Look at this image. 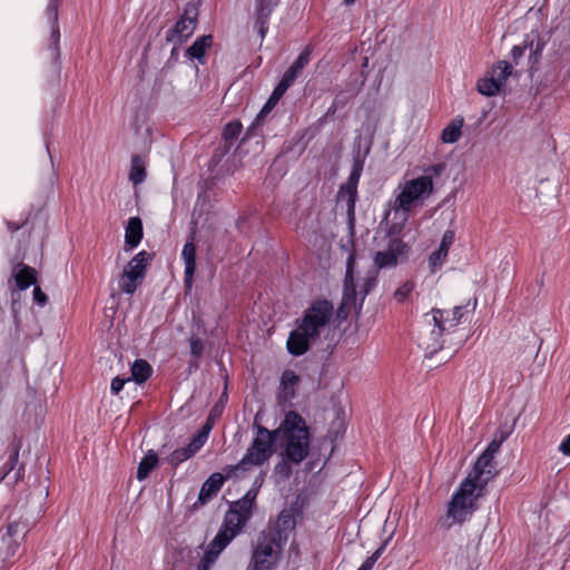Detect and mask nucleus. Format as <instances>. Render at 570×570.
<instances>
[{
  "mask_svg": "<svg viewBox=\"0 0 570 570\" xmlns=\"http://www.w3.org/2000/svg\"><path fill=\"white\" fill-rule=\"evenodd\" d=\"M333 314L334 307L331 302H314L303 316L296 320V328L289 333L286 342L288 353L294 356L305 354L312 344L331 331Z\"/></svg>",
  "mask_w": 570,
  "mask_h": 570,
  "instance_id": "f257e3e1",
  "label": "nucleus"
},
{
  "mask_svg": "<svg viewBox=\"0 0 570 570\" xmlns=\"http://www.w3.org/2000/svg\"><path fill=\"white\" fill-rule=\"evenodd\" d=\"M277 440L283 449L282 455L295 465L301 464L309 453L311 433L305 419L295 411L285 413L276 429Z\"/></svg>",
  "mask_w": 570,
  "mask_h": 570,
  "instance_id": "f03ea898",
  "label": "nucleus"
},
{
  "mask_svg": "<svg viewBox=\"0 0 570 570\" xmlns=\"http://www.w3.org/2000/svg\"><path fill=\"white\" fill-rule=\"evenodd\" d=\"M433 190V180H406L396 196L394 207L387 212L386 226L391 235H399L409 219L410 209L423 202Z\"/></svg>",
  "mask_w": 570,
  "mask_h": 570,
  "instance_id": "7ed1b4c3",
  "label": "nucleus"
},
{
  "mask_svg": "<svg viewBox=\"0 0 570 570\" xmlns=\"http://www.w3.org/2000/svg\"><path fill=\"white\" fill-rule=\"evenodd\" d=\"M484 492L485 490L464 479L446 505L445 517L441 521L442 527L450 529L469 521L479 509L478 501Z\"/></svg>",
  "mask_w": 570,
  "mask_h": 570,
  "instance_id": "20e7f679",
  "label": "nucleus"
},
{
  "mask_svg": "<svg viewBox=\"0 0 570 570\" xmlns=\"http://www.w3.org/2000/svg\"><path fill=\"white\" fill-rule=\"evenodd\" d=\"M252 429L253 440L244 456L236 465V469L246 471L250 466H261L269 461L274 453V445L277 440L276 429L271 431L259 423L258 415L255 416Z\"/></svg>",
  "mask_w": 570,
  "mask_h": 570,
  "instance_id": "39448f33",
  "label": "nucleus"
},
{
  "mask_svg": "<svg viewBox=\"0 0 570 570\" xmlns=\"http://www.w3.org/2000/svg\"><path fill=\"white\" fill-rule=\"evenodd\" d=\"M423 321L431 328L429 337H422L421 345L426 355L431 357L443 348L442 336L454 331L458 324L455 318L450 315V311L440 308H433L430 313H425Z\"/></svg>",
  "mask_w": 570,
  "mask_h": 570,
  "instance_id": "423d86ee",
  "label": "nucleus"
},
{
  "mask_svg": "<svg viewBox=\"0 0 570 570\" xmlns=\"http://www.w3.org/2000/svg\"><path fill=\"white\" fill-rule=\"evenodd\" d=\"M282 543L275 534L261 533L253 551L250 567L253 570H269L278 561Z\"/></svg>",
  "mask_w": 570,
  "mask_h": 570,
  "instance_id": "0eeeda50",
  "label": "nucleus"
},
{
  "mask_svg": "<svg viewBox=\"0 0 570 570\" xmlns=\"http://www.w3.org/2000/svg\"><path fill=\"white\" fill-rule=\"evenodd\" d=\"M311 49L305 48L294 63L285 71L283 78L272 92L268 101L263 108V111L274 107V105L281 99V97L286 92V90L294 83L301 71L307 66L309 62Z\"/></svg>",
  "mask_w": 570,
  "mask_h": 570,
  "instance_id": "6e6552de",
  "label": "nucleus"
},
{
  "mask_svg": "<svg viewBox=\"0 0 570 570\" xmlns=\"http://www.w3.org/2000/svg\"><path fill=\"white\" fill-rule=\"evenodd\" d=\"M387 235L390 239L386 248L376 252L373 258L374 265L379 269L396 266L409 253V246L402 239L397 238V235H391L389 229Z\"/></svg>",
  "mask_w": 570,
  "mask_h": 570,
  "instance_id": "1a4fd4ad",
  "label": "nucleus"
},
{
  "mask_svg": "<svg viewBox=\"0 0 570 570\" xmlns=\"http://www.w3.org/2000/svg\"><path fill=\"white\" fill-rule=\"evenodd\" d=\"M358 180H346L342 184L336 196V205L346 210V224L351 237L355 234V203L357 200Z\"/></svg>",
  "mask_w": 570,
  "mask_h": 570,
  "instance_id": "9d476101",
  "label": "nucleus"
},
{
  "mask_svg": "<svg viewBox=\"0 0 570 570\" xmlns=\"http://www.w3.org/2000/svg\"><path fill=\"white\" fill-rule=\"evenodd\" d=\"M27 534V525L22 522H11L0 532V550L2 559L13 557Z\"/></svg>",
  "mask_w": 570,
  "mask_h": 570,
  "instance_id": "9b49d317",
  "label": "nucleus"
},
{
  "mask_svg": "<svg viewBox=\"0 0 570 570\" xmlns=\"http://www.w3.org/2000/svg\"><path fill=\"white\" fill-rule=\"evenodd\" d=\"M494 456L481 453L465 480L485 490L488 483L497 475Z\"/></svg>",
  "mask_w": 570,
  "mask_h": 570,
  "instance_id": "f8f14e48",
  "label": "nucleus"
},
{
  "mask_svg": "<svg viewBox=\"0 0 570 570\" xmlns=\"http://www.w3.org/2000/svg\"><path fill=\"white\" fill-rule=\"evenodd\" d=\"M197 12L195 9H186L174 28L167 32L166 39L170 42H181L188 39L195 31Z\"/></svg>",
  "mask_w": 570,
  "mask_h": 570,
  "instance_id": "ddd939ff",
  "label": "nucleus"
},
{
  "mask_svg": "<svg viewBox=\"0 0 570 570\" xmlns=\"http://www.w3.org/2000/svg\"><path fill=\"white\" fill-rule=\"evenodd\" d=\"M373 144V132H371L366 137H362L361 135L355 138L354 141V156H353V166L348 178H360L366 157L368 156Z\"/></svg>",
  "mask_w": 570,
  "mask_h": 570,
  "instance_id": "4468645a",
  "label": "nucleus"
},
{
  "mask_svg": "<svg viewBox=\"0 0 570 570\" xmlns=\"http://www.w3.org/2000/svg\"><path fill=\"white\" fill-rule=\"evenodd\" d=\"M248 520L242 517L238 512H233L229 510L226 515L223 525L219 528L216 535H222L219 544H223L226 548L232 540L238 534L242 528L246 524Z\"/></svg>",
  "mask_w": 570,
  "mask_h": 570,
  "instance_id": "2eb2a0df",
  "label": "nucleus"
},
{
  "mask_svg": "<svg viewBox=\"0 0 570 570\" xmlns=\"http://www.w3.org/2000/svg\"><path fill=\"white\" fill-rule=\"evenodd\" d=\"M354 264H355V255L351 253L347 257L346 262V274L344 279V294L342 299V308L345 307L347 309L356 308L357 303V293H356V284L354 281Z\"/></svg>",
  "mask_w": 570,
  "mask_h": 570,
  "instance_id": "dca6fc26",
  "label": "nucleus"
},
{
  "mask_svg": "<svg viewBox=\"0 0 570 570\" xmlns=\"http://www.w3.org/2000/svg\"><path fill=\"white\" fill-rule=\"evenodd\" d=\"M181 259L184 261V283L187 291L193 287L194 275L196 272V245L194 235L185 243L181 250Z\"/></svg>",
  "mask_w": 570,
  "mask_h": 570,
  "instance_id": "f3484780",
  "label": "nucleus"
},
{
  "mask_svg": "<svg viewBox=\"0 0 570 570\" xmlns=\"http://www.w3.org/2000/svg\"><path fill=\"white\" fill-rule=\"evenodd\" d=\"M454 237L455 235L453 230L448 229L444 232L438 249L431 253L429 256V266L431 273H435L443 266L448 257L449 249L454 243Z\"/></svg>",
  "mask_w": 570,
  "mask_h": 570,
  "instance_id": "a211bd4d",
  "label": "nucleus"
},
{
  "mask_svg": "<svg viewBox=\"0 0 570 570\" xmlns=\"http://www.w3.org/2000/svg\"><path fill=\"white\" fill-rule=\"evenodd\" d=\"M295 515L289 509L283 510L275 522L274 531L266 532L267 534H275L281 542L286 541L288 533L295 529Z\"/></svg>",
  "mask_w": 570,
  "mask_h": 570,
  "instance_id": "6ab92c4d",
  "label": "nucleus"
},
{
  "mask_svg": "<svg viewBox=\"0 0 570 570\" xmlns=\"http://www.w3.org/2000/svg\"><path fill=\"white\" fill-rule=\"evenodd\" d=\"M225 478L222 473H213L202 485L198 502L200 504L207 503L217 495L224 484Z\"/></svg>",
  "mask_w": 570,
  "mask_h": 570,
  "instance_id": "aec40b11",
  "label": "nucleus"
},
{
  "mask_svg": "<svg viewBox=\"0 0 570 570\" xmlns=\"http://www.w3.org/2000/svg\"><path fill=\"white\" fill-rule=\"evenodd\" d=\"M222 535H215V538L210 541L208 547L206 548L203 558L197 564L196 570H210V568L215 564L220 553L225 550L224 543L219 544Z\"/></svg>",
  "mask_w": 570,
  "mask_h": 570,
  "instance_id": "412c9836",
  "label": "nucleus"
},
{
  "mask_svg": "<svg viewBox=\"0 0 570 570\" xmlns=\"http://www.w3.org/2000/svg\"><path fill=\"white\" fill-rule=\"evenodd\" d=\"M142 238V223L139 217H130L125 229V245L131 250L137 247Z\"/></svg>",
  "mask_w": 570,
  "mask_h": 570,
  "instance_id": "4be33fe9",
  "label": "nucleus"
},
{
  "mask_svg": "<svg viewBox=\"0 0 570 570\" xmlns=\"http://www.w3.org/2000/svg\"><path fill=\"white\" fill-rule=\"evenodd\" d=\"M149 255L142 250L139 252L124 269V273L131 276L136 281H141L145 275V269L148 264Z\"/></svg>",
  "mask_w": 570,
  "mask_h": 570,
  "instance_id": "5701e85b",
  "label": "nucleus"
},
{
  "mask_svg": "<svg viewBox=\"0 0 570 570\" xmlns=\"http://www.w3.org/2000/svg\"><path fill=\"white\" fill-rule=\"evenodd\" d=\"M213 45V37L205 35L199 37L188 49L187 56L193 59H197L200 63H204L206 50Z\"/></svg>",
  "mask_w": 570,
  "mask_h": 570,
  "instance_id": "b1692460",
  "label": "nucleus"
},
{
  "mask_svg": "<svg viewBox=\"0 0 570 570\" xmlns=\"http://www.w3.org/2000/svg\"><path fill=\"white\" fill-rule=\"evenodd\" d=\"M463 118L456 117L454 118L443 130L441 134V140L444 144H453L456 142L462 135L463 127Z\"/></svg>",
  "mask_w": 570,
  "mask_h": 570,
  "instance_id": "393cba45",
  "label": "nucleus"
},
{
  "mask_svg": "<svg viewBox=\"0 0 570 570\" xmlns=\"http://www.w3.org/2000/svg\"><path fill=\"white\" fill-rule=\"evenodd\" d=\"M158 463V455L155 451L149 450L142 460L139 462L137 469V479L139 481L145 480L149 473L155 469Z\"/></svg>",
  "mask_w": 570,
  "mask_h": 570,
  "instance_id": "a878e982",
  "label": "nucleus"
},
{
  "mask_svg": "<svg viewBox=\"0 0 570 570\" xmlns=\"http://www.w3.org/2000/svg\"><path fill=\"white\" fill-rule=\"evenodd\" d=\"M130 372V380L132 379L137 383H144L150 377L153 368L147 361L139 358L132 363Z\"/></svg>",
  "mask_w": 570,
  "mask_h": 570,
  "instance_id": "bb28decb",
  "label": "nucleus"
},
{
  "mask_svg": "<svg viewBox=\"0 0 570 570\" xmlns=\"http://www.w3.org/2000/svg\"><path fill=\"white\" fill-rule=\"evenodd\" d=\"M14 281L19 289H27L29 286L36 283V271L29 266L22 265L14 273Z\"/></svg>",
  "mask_w": 570,
  "mask_h": 570,
  "instance_id": "cd10ccee",
  "label": "nucleus"
},
{
  "mask_svg": "<svg viewBox=\"0 0 570 570\" xmlns=\"http://www.w3.org/2000/svg\"><path fill=\"white\" fill-rule=\"evenodd\" d=\"M512 71L513 66L508 61L502 60L493 66L492 70L490 71V76L495 80L499 87L502 88L508 78L512 75Z\"/></svg>",
  "mask_w": 570,
  "mask_h": 570,
  "instance_id": "c85d7f7f",
  "label": "nucleus"
},
{
  "mask_svg": "<svg viewBox=\"0 0 570 570\" xmlns=\"http://www.w3.org/2000/svg\"><path fill=\"white\" fill-rule=\"evenodd\" d=\"M478 91L483 95V96H488V97H492V96H495L500 92L501 88L499 87V85L495 82L494 79H492V77L489 75V76H485L484 78L480 79L478 81Z\"/></svg>",
  "mask_w": 570,
  "mask_h": 570,
  "instance_id": "c756f323",
  "label": "nucleus"
},
{
  "mask_svg": "<svg viewBox=\"0 0 570 570\" xmlns=\"http://www.w3.org/2000/svg\"><path fill=\"white\" fill-rule=\"evenodd\" d=\"M19 459V446H13L7 460L0 466V482L9 476L10 472L16 469Z\"/></svg>",
  "mask_w": 570,
  "mask_h": 570,
  "instance_id": "7c9ffc66",
  "label": "nucleus"
},
{
  "mask_svg": "<svg viewBox=\"0 0 570 570\" xmlns=\"http://www.w3.org/2000/svg\"><path fill=\"white\" fill-rule=\"evenodd\" d=\"M58 8H59V0H50L48 7H47V16L50 21H52V37L55 38V41H58L59 39V28L57 24L58 21Z\"/></svg>",
  "mask_w": 570,
  "mask_h": 570,
  "instance_id": "2f4dec72",
  "label": "nucleus"
},
{
  "mask_svg": "<svg viewBox=\"0 0 570 570\" xmlns=\"http://www.w3.org/2000/svg\"><path fill=\"white\" fill-rule=\"evenodd\" d=\"M146 176V159L140 156L131 158V167L128 178H144Z\"/></svg>",
  "mask_w": 570,
  "mask_h": 570,
  "instance_id": "473e14b6",
  "label": "nucleus"
},
{
  "mask_svg": "<svg viewBox=\"0 0 570 570\" xmlns=\"http://www.w3.org/2000/svg\"><path fill=\"white\" fill-rule=\"evenodd\" d=\"M274 4V0H256L257 20H267Z\"/></svg>",
  "mask_w": 570,
  "mask_h": 570,
  "instance_id": "72a5a7b5",
  "label": "nucleus"
},
{
  "mask_svg": "<svg viewBox=\"0 0 570 570\" xmlns=\"http://www.w3.org/2000/svg\"><path fill=\"white\" fill-rule=\"evenodd\" d=\"M242 130L243 126L239 121L228 122L224 128L223 138L226 141H233L240 135Z\"/></svg>",
  "mask_w": 570,
  "mask_h": 570,
  "instance_id": "f704fd0d",
  "label": "nucleus"
},
{
  "mask_svg": "<svg viewBox=\"0 0 570 570\" xmlns=\"http://www.w3.org/2000/svg\"><path fill=\"white\" fill-rule=\"evenodd\" d=\"M193 455H194L193 450H189L187 446L177 449L169 455V462L174 465H177V464L188 460Z\"/></svg>",
  "mask_w": 570,
  "mask_h": 570,
  "instance_id": "c9c22d12",
  "label": "nucleus"
},
{
  "mask_svg": "<svg viewBox=\"0 0 570 570\" xmlns=\"http://www.w3.org/2000/svg\"><path fill=\"white\" fill-rule=\"evenodd\" d=\"M137 282L131 276H128L127 274L122 273L121 277L119 279V287L120 289L126 294H134L137 288Z\"/></svg>",
  "mask_w": 570,
  "mask_h": 570,
  "instance_id": "e433bc0d",
  "label": "nucleus"
},
{
  "mask_svg": "<svg viewBox=\"0 0 570 570\" xmlns=\"http://www.w3.org/2000/svg\"><path fill=\"white\" fill-rule=\"evenodd\" d=\"M375 283H376V272H370L368 275L363 279V283L361 285L362 298H361V303L358 305L360 308L363 304L365 296L370 293V291L375 285Z\"/></svg>",
  "mask_w": 570,
  "mask_h": 570,
  "instance_id": "4c0bfd02",
  "label": "nucleus"
},
{
  "mask_svg": "<svg viewBox=\"0 0 570 570\" xmlns=\"http://www.w3.org/2000/svg\"><path fill=\"white\" fill-rule=\"evenodd\" d=\"M252 509H253V505L249 504V500L239 499L238 501H236L234 503V505L230 510L233 512H238L239 514H242V517H244L245 519L248 520L252 514Z\"/></svg>",
  "mask_w": 570,
  "mask_h": 570,
  "instance_id": "58836bf2",
  "label": "nucleus"
},
{
  "mask_svg": "<svg viewBox=\"0 0 570 570\" xmlns=\"http://www.w3.org/2000/svg\"><path fill=\"white\" fill-rule=\"evenodd\" d=\"M207 441V431H198V433L191 439L187 448L193 450L196 454Z\"/></svg>",
  "mask_w": 570,
  "mask_h": 570,
  "instance_id": "ea45409f",
  "label": "nucleus"
},
{
  "mask_svg": "<svg viewBox=\"0 0 570 570\" xmlns=\"http://www.w3.org/2000/svg\"><path fill=\"white\" fill-rule=\"evenodd\" d=\"M476 299H474L472 303L469 301L465 306H455L453 309L450 311V315L455 318L456 324L459 325L464 317V314L466 312V308L472 305L471 311L473 312L476 307Z\"/></svg>",
  "mask_w": 570,
  "mask_h": 570,
  "instance_id": "a19ab883",
  "label": "nucleus"
},
{
  "mask_svg": "<svg viewBox=\"0 0 570 570\" xmlns=\"http://www.w3.org/2000/svg\"><path fill=\"white\" fill-rule=\"evenodd\" d=\"M292 462L287 461L284 456L281 462H278L275 468L274 472L275 474L282 476L283 479H288L292 474Z\"/></svg>",
  "mask_w": 570,
  "mask_h": 570,
  "instance_id": "79ce46f5",
  "label": "nucleus"
},
{
  "mask_svg": "<svg viewBox=\"0 0 570 570\" xmlns=\"http://www.w3.org/2000/svg\"><path fill=\"white\" fill-rule=\"evenodd\" d=\"M414 285L410 282L402 284L394 293V297L397 302H404L412 293Z\"/></svg>",
  "mask_w": 570,
  "mask_h": 570,
  "instance_id": "37998d69",
  "label": "nucleus"
},
{
  "mask_svg": "<svg viewBox=\"0 0 570 570\" xmlns=\"http://www.w3.org/2000/svg\"><path fill=\"white\" fill-rule=\"evenodd\" d=\"M384 551V546L380 547L377 550L373 552L371 557H368L357 570H372L375 562L379 560V558L382 556Z\"/></svg>",
  "mask_w": 570,
  "mask_h": 570,
  "instance_id": "c03bdc74",
  "label": "nucleus"
},
{
  "mask_svg": "<svg viewBox=\"0 0 570 570\" xmlns=\"http://www.w3.org/2000/svg\"><path fill=\"white\" fill-rule=\"evenodd\" d=\"M446 165L444 163H439L425 169V173L420 178H433V176H442L445 174Z\"/></svg>",
  "mask_w": 570,
  "mask_h": 570,
  "instance_id": "a18cd8bd",
  "label": "nucleus"
},
{
  "mask_svg": "<svg viewBox=\"0 0 570 570\" xmlns=\"http://www.w3.org/2000/svg\"><path fill=\"white\" fill-rule=\"evenodd\" d=\"M298 382V376L293 371H285L282 375V384L285 389L291 387L292 390Z\"/></svg>",
  "mask_w": 570,
  "mask_h": 570,
  "instance_id": "49530a36",
  "label": "nucleus"
},
{
  "mask_svg": "<svg viewBox=\"0 0 570 570\" xmlns=\"http://www.w3.org/2000/svg\"><path fill=\"white\" fill-rule=\"evenodd\" d=\"M189 345H190V354L194 357L198 358L202 355L203 350H204V344H203L202 340L193 336L189 340Z\"/></svg>",
  "mask_w": 570,
  "mask_h": 570,
  "instance_id": "de8ad7c7",
  "label": "nucleus"
},
{
  "mask_svg": "<svg viewBox=\"0 0 570 570\" xmlns=\"http://www.w3.org/2000/svg\"><path fill=\"white\" fill-rule=\"evenodd\" d=\"M129 381H130L129 377L128 379H122V377H119V376L114 377L112 381H111V384H110L111 393L114 395L119 394L122 391L125 384L127 382H129Z\"/></svg>",
  "mask_w": 570,
  "mask_h": 570,
  "instance_id": "09e8293b",
  "label": "nucleus"
},
{
  "mask_svg": "<svg viewBox=\"0 0 570 570\" xmlns=\"http://www.w3.org/2000/svg\"><path fill=\"white\" fill-rule=\"evenodd\" d=\"M33 301L37 305H39L41 307L45 306L48 301L47 295L38 286H36L33 289Z\"/></svg>",
  "mask_w": 570,
  "mask_h": 570,
  "instance_id": "8fccbe9b",
  "label": "nucleus"
},
{
  "mask_svg": "<svg viewBox=\"0 0 570 570\" xmlns=\"http://www.w3.org/2000/svg\"><path fill=\"white\" fill-rule=\"evenodd\" d=\"M501 445H502V443L498 442V440L495 438H493L492 441L488 444V446L483 451V453L491 455V456H495V454L499 453Z\"/></svg>",
  "mask_w": 570,
  "mask_h": 570,
  "instance_id": "3c124183",
  "label": "nucleus"
},
{
  "mask_svg": "<svg viewBox=\"0 0 570 570\" xmlns=\"http://www.w3.org/2000/svg\"><path fill=\"white\" fill-rule=\"evenodd\" d=\"M559 451L563 455H570V434L567 435L559 445Z\"/></svg>",
  "mask_w": 570,
  "mask_h": 570,
  "instance_id": "603ef678",
  "label": "nucleus"
},
{
  "mask_svg": "<svg viewBox=\"0 0 570 570\" xmlns=\"http://www.w3.org/2000/svg\"><path fill=\"white\" fill-rule=\"evenodd\" d=\"M524 47H521V46H514L512 49H511V58L514 60V62L517 63L518 60L524 55Z\"/></svg>",
  "mask_w": 570,
  "mask_h": 570,
  "instance_id": "864d4df0",
  "label": "nucleus"
},
{
  "mask_svg": "<svg viewBox=\"0 0 570 570\" xmlns=\"http://www.w3.org/2000/svg\"><path fill=\"white\" fill-rule=\"evenodd\" d=\"M510 433L511 431L499 429L495 432L494 438L498 440V442H501L503 444V442L509 438Z\"/></svg>",
  "mask_w": 570,
  "mask_h": 570,
  "instance_id": "5fc2aeb1",
  "label": "nucleus"
},
{
  "mask_svg": "<svg viewBox=\"0 0 570 570\" xmlns=\"http://www.w3.org/2000/svg\"><path fill=\"white\" fill-rule=\"evenodd\" d=\"M24 472L23 465H20L13 473L12 480L10 481V484H16L18 481L22 478Z\"/></svg>",
  "mask_w": 570,
  "mask_h": 570,
  "instance_id": "6e6d98bb",
  "label": "nucleus"
},
{
  "mask_svg": "<svg viewBox=\"0 0 570 570\" xmlns=\"http://www.w3.org/2000/svg\"><path fill=\"white\" fill-rule=\"evenodd\" d=\"M256 497H257V491L256 490H249V491H247V493L242 499L243 500H249V504L254 507V502L256 500Z\"/></svg>",
  "mask_w": 570,
  "mask_h": 570,
  "instance_id": "4d7b16f0",
  "label": "nucleus"
},
{
  "mask_svg": "<svg viewBox=\"0 0 570 570\" xmlns=\"http://www.w3.org/2000/svg\"><path fill=\"white\" fill-rule=\"evenodd\" d=\"M267 20H258L261 27H259V32H261V36L264 37L265 35V31H266V28H265V23H266Z\"/></svg>",
  "mask_w": 570,
  "mask_h": 570,
  "instance_id": "13d9d810",
  "label": "nucleus"
},
{
  "mask_svg": "<svg viewBox=\"0 0 570 570\" xmlns=\"http://www.w3.org/2000/svg\"><path fill=\"white\" fill-rule=\"evenodd\" d=\"M212 430V424L210 423H206L203 429L200 431H207V435L209 434V431Z\"/></svg>",
  "mask_w": 570,
  "mask_h": 570,
  "instance_id": "bf43d9fd",
  "label": "nucleus"
},
{
  "mask_svg": "<svg viewBox=\"0 0 570 570\" xmlns=\"http://www.w3.org/2000/svg\"><path fill=\"white\" fill-rule=\"evenodd\" d=\"M207 181L208 180H203L200 184H199V189L200 190H205L207 188Z\"/></svg>",
  "mask_w": 570,
  "mask_h": 570,
  "instance_id": "052dcab7",
  "label": "nucleus"
},
{
  "mask_svg": "<svg viewBox=\"0 0 570 570\" xmlns=\"http://www.w3.org/2000/svg\"><path fill=\"white\" fill-rule=\"evenodd\" d=\"M8 227L11 229V230H18L20 228L19 225H12L10 223H8Z\"/></svg>",
  "mask_w": 570,
  "mask_h": 570,
  "instance_id": "680f3d73",
  "label": "nucleus"
},
{
  "mask_svg": "<svg viewBox=\"0 0 570 570\" xmlns=\"http://www.w3.org/2000/svg\"><path fill=\"white\" fill-rule=\"evenodd\" d=\"M355 1H356V0H344V3H345L346 6H351V4H353Z\"/></svg>",
  "mask_w": 570,
  "mask_h": 570,
  "instance_id": "e2e57ef3",
  "label": "nucleus"
}]
</instances>
